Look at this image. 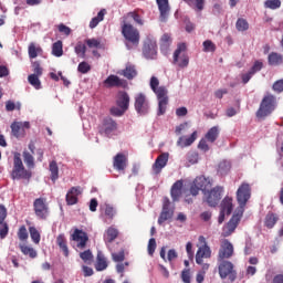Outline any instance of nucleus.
<instances>
[{
	"instance_id": "obj_1",
	"label": "nucleus",
	"mask_w": 283,
	"mask_h": 283,
	"mask_svg": "<svg viewBox=\"0 0 283 283\" xmlns=\"http://www.w3.org/2000/svg\"><path fill=\"white\" fill-rule=\"evenodd\" d=\"M277 107V98L273 94H266L263 96L260 106L255 113L259 120H264L268 116H271Z\"/></svg>"
},
{
	"instance_id": "obj_2",
	"label": "nucleus",
	"mask_w": 283,
	"mask_h": 283,
	"mask_svg": "<svg viewBox=\"0 0 283 283\" xmlns=\"http://www.w3.org/2000/svg\"><path fill=\"white\" fill-rule=\"evenodd\" d=\"M10 177L13 180H30L32 178V170L25 168L19 153H15L13 156V168Z\"/></svg>"
},
{
	"instance_id": "obj_3",
	"label": "nucleus",
	"mask_w": 283,
	"mask_h": 283,
	"mask_svg": "<svg viewBox=\"0 0 283 283\" xmlns=\"http://www.w3.org/2000/svg\"><path fill=\"white\" fill-rule=\"evenodd\" d=\"M249 200H251V185L242 182L237 190V202L239 205L237 211L244 213Z\"/></svg>"
},
{
	"instance_id": "obj_4",
	"label": "nucleus",
	"mask_w": 283,
	"mask_h": 283,
	"mask_svg": "<svg viewBox=\"0 0 283 283\" xmlns=\"http://www.w3.org/2000/svg\"><path fill=\"white\" fill-rule=\"evenodd\" d=\"M218 271L221 280H229V282H233L238 280V271H235V265L231 261H218Z\"/></svg>"
},
{
	"instance_id": "obj_5",
	"label": "nucleus",
	"mask_w": 283,
	"mask_h": 283,
	"mask_svg": "<svg viewBox=\"0 0 283 283\" xmlns=\"http://www.w3.org/2000/svg\"><path fill=\"white\" fill-rule=\"evenodd\" d=\"M222 193H224V187L216 186L203 193V202H207L209 207H218L222 200Z\"/></svg>"
},
{
	"instance_id": "obj_6",
	"label": "nucleus",
	"mask_w": 283,
	"mask_h": 283,
	"mask_svg": "<svg viewBox=\"0 0 283 283\" xmlns=\"http://www.w3.org/2000/svg\"><path fill=\"white\" fill-rule=\"evenodd\" d=\"M153 92L156 94L158 101L157 116H163L167 112V105H169V96L167 95L169 91L165 86H159Z\"/></svg>"
},
{
	"instance_id": "obj_7",
	"label": "nucleus",
	"mask_w": 283,
	"mask_h": 283,
	"mask_svg": "<svg viewBox=\"0 0 283 283\" xmlns=\"http://www.w3.org/2000/svg\"><path fill=\"white\" fill-rule=\"evenodd\" d=\"M122 34L128 43L138 46L140 43V32L132 24L124 23L122 25Z\"/></svg>"
},
{
	"instance_id": "obj_8",
	"label": "nucleus",
	"mask_w": 283,
	"mask_h": 283,
	"mask_svg": "<svg viewBox=\"0 0 283 283\" xmlns=\"http://www.w3.org/2000/svg\"><path fill=\"white\" fill-rule=\"evenodd\" d=\"M185 52H187V44L184 42L179 43L174 52L172 61V63L178 65V67H187L189 65V55H187Z\"/></svg>"
},
{
	"instance_id": "obj_9",
	"label": "nucleus",
	"mask_w": 283,
	"mask_h": 283,
	"mask_svg": "<svg viewBox=\"0 0 283 283\" xmlns=\"http://www.w3.org/2000/svg\"><path fill=\"white\" fill-rule=\"evenodd\" d=\"M33 211L39 220H46L50 216V207L48 206V199L40 197L33 201Z\"/></svg>"
},
{
	"instance_id": "obj_10",
	"label": "nucleus",
	"mask_w": 283,
	"mask_h": 283,
	"mask_svg": "<svg viewBox=\"0 0 283 283\" xmlns=\"http://www.w3.org/2000/svg\"><path fill=\"white\" fill-rule=\"evenodd\" d=\"M135 103V112L139 114V116H147L149 114V99H147V95L145 93H138L134 97Z\"/></svg>"
},
{
	"instance_id": "obj_11",
	"label": "nucleus",
	"mask_w": 283,
	"mask_h": 283,
	"mask_svg": "<svg viewBox=\"0 0 283 283\" xmlns=\"http://www.w3.org/2000/svg\"><path fill=\"white\" fill-rule=\"evenodd\" d=\"M117 129L118 123L112 117H105L98 127V133L102 136H107V138H109Z\"/></svg>"
},
{
	"instance_id": "obj_12",
	"label": "nucleus",
	"mask_w": 283,
	"mask_h": 283,
	"mask_svg": "<svg viewBox=\"0 0 283 283\" xmlns=\"http://www.w3.org/2000/svg\"><path fill=\"white\" fill-rule=\"evenodd\" d=\"M233 253H234L233 243H231L228 239H224L221 242L217 260L218 262L231 260V258H233Z\"/></svg>"
},
{
	"instance_id": "obj_13",
	"label": "nucleus",
	"mask_w": 283,
	"mask_h": 283,
	"mask_svg": "<svg viewBox=\"0 0 283 283\" xmlns=\"http://www.w3.org/2000/svg\"><path fill=\"white\" fill-rule=\"evenodd\" d=\"M199 244L198 251L196 253V263L202 264V260L211 258V248L207 244V239L202 235L199 237Z\"/></svg>"
},
{
	"instance_id": "obj_14",
	"label": "nucleus",
	"mask_w": 283,
	"mask_h": 283,
	"mask_svg": "<svg viewBox=\"0 0 283 283\" xmlns=\"http://www.w3.org/2000/svg\"><path fill=\"white\" fill-rule=\"evenodd\" d=\"M242 216H244V212H240L239 210H237V212L232 216L229 222L223 227V238H229V235H231V233H233L235 229H238V224H240Z\"/></svg>"
},
{
	"instance_id": "obj_15",
	"label": "nucleus",
	"mask_w": 283,
	"mask_h": 283,
	"mask_svg": "<svg viewBox=\"0 0 283 283\" xmlns=\"http://www.w3.org/2000/svg\"><path fill=\"white\" fill-rule=\"evenodd\" d=\"M143 54L145 59H151V60L156 59L158 54V45L156 44V40L147 38L144 41Z\"/></svg>"
},
{
	"instance_id": "obj_16",
	"label": "nucleus",
	"mask_w": 283,
	"mask_h": 283,
	"mask_svg": "<svg viewBox=\"0 0 283 283\" xmlns=\"http://www.w3.org/2000/svg\"><path fill=\"white\" fill-rule=\"evenodd\" d=\"M25 129H30V122H13L11 124V136L23 138L25 137Z\"/></svg>"
},
{
	"instance_id": "obj_17",
	"label": "nucleus",
	"mask_w": 283,
	"mask_h": 283,
	"mask_svg": "<svg viewBox=\"0 0 283 283\" xmlns=\"http://www.w3.org/2000/svg\"><path fill=\"white\" fill-rule=\"evenodd\" d=\"M167 163H169V153H163L156 158L151 167L155 176H158L167 167Z\"/></svg>"
},
{
	"instance_id": "obj_18",
	"label": "nucleus",
	"mask_w": 283,
	"mask_h": 283,
	"mask_svg": "<svg viewBox=\"0 0 283 283\" xmlns=\"http://www.w3.org/2000/svg\"><path fill=\"white\" fill-rule=\"evenodd\" d=\"M73 242H77V249H85L87 247V242L90 237L86 234L85 231L75 229L71 235Z\"/></svg>"
},
{
	"instance_id": "obj_19",
	"label": "nucleus",
	"mask_w": 283,
	"mask_h": 283,
	"mask_svg": "<svg viewBox=\"0 0 283 283\" xmlns=\"http://www.w3.org/2000/svg\"><path fill=\"white\" fill-rule=\"evenodd\" d=\"M129 163L127 155L123 153H118L113 159V167L116 171H122L125 174V169H127V164Z\"/></svg>"
},
{
	"instance_id": "obj_20",
	"label": "nucleus",
	"mask_w": 283,
	"mask_h": 283,
	"mask_svg": "<svg viewBox=\"0 0 283 283\" xmlns=\"http://www.w3.org/2000/svg\"><path fill=\"white\" fill-rule=\"evenodd\" d=\"M83 191L81 190V187H72L67 193H66V205L73 206L78 202V196H81Z\"/></svg>"
},
{
	"instance_id": "obj_21",
	"label": "nucleus",
	"mask_w": 283,
	"mask_h": 283,
	"mask_svg": "<svg viewBox=\"0 0 283 283\" xmlns=\"http://www.w3.org/2000/svg\"><path fill=\"white\" fill-rule=\"evenodd\" d=\"M198 138V132H193L189 137L181 136L177 140V146L181 147V149H185V147H191L193 143H196V139Z\"/></svg>"
},
{
	"instance_id": "obj_22",
	"label": "nucleus",
	"mask_w": 283,
	"mask_h": 283,
	"mask_svg": "<svg viewBox=\"0 0 283 283\" xmlns=\"http://www.w3.org/2000/svg\"><path fill=\"white\" fill-rule=\"evenodd\" d=\"M118 235H119L118 229H116L114 226H111L109 228H107V230L104 233V242L106 247H109L112 242H114V240L118 238Z\"/></svg>"
},
{
	"instance_id": "obj_23",
	"label": "nucleus",
	"mask_w": 283,
	"mask_h": 283,
	"mask_svg": "<svg viewBox=\"0 0 283 283\" xmlns=\"http://www.w3.org/2000/svg\"><path fill=\"white\" fill-rule=\"evenodd\" d=\"M129 94H127V92L125 91H122V92H118L117 94V98H116V105L117 107H122L124 109H129Z\"/></svg>"
},
{
	"instance_id": "obj_24",
	"label": "nucleus",
	"mask_w": 283,
	"mask_h": 283,
	"mask_svg": "<svg viewBox=\"0 0 283 283\" xmlns=\"http://www.w3.org/2000/svg\"><path fill=\"white\" fill-rule=\"evenodd\" d=\"M182 187H184V182L182 180H177L170 190V196L174 200V202H178L180 200V196H182Z\"/></svg>"
},
{
	"instance_id": "obj_25",
	"label": "nucleus",
	"mask_w": 283,
	"mask_h": 283,
	"mask_svg": "<svg viewBox=\"0 0 283 283\" xmlns=\"http://www.w3.org/2000/svg\"><path fill=\"white\" fill-rule=\"evenodd\" d=\"M160 12V21H167L169 14V0H156Z\"/></svg>"
},
{
	"instance_id": "obj_26",
	"label": "nucleus",
	"mask_w": 283,
	"mask_h": 283,
	"mask_svg": "<svg viewBox=\"0 0 283 283\" xmlns=\"http://www.w3.org/2000/svg\"><path fill=\"white\" fill-rule=\"evenodd\" d=\"M56 244L60 247L63 255L70 258V248H67V239L65 238V234L61 233L56 237Z\"/></svg>"
},
{
	"instance_id": "obj_27",
	"label": "nucleus",
	"mask_w": 283,
	"mask_h": 283,
	"mask_svg": "<svg viewBox=\"0 0 283 283\" xmlns=\"http://www.w3.org/2000/svg\"><path fill=\"white\" fill-rule=\"evenodd\" d=\"M195 185L198 186V188L202 191V193L207 192L209 189V187H211V179L205 177V176H200L197 177L193 180Z\"/></svg>"
},
{
	"instance_id": "obj_28",
	"label": "nucleus",
	"mask_w": 283,
	"mask_h": 283,
	"mask_svg": "<svg viewBox=\"0 0 283 283\" xmlns=\"http://www.w3.org/2000/svg\"><path fill=\"white\" fill-rule=\"evenodd\" d=\"M104 84L106 87H123V85H125V81L120 80L117 75H109L104 81Z\"/></svg>"
},
{
	"instance_id": "obj_29",
	"label": "nucleus",
	"mask_w": 283,
	"mask_h": 283,
	"mask_svg": "<svg viewBox=\"0 0 283 283\" xmlns=\"http://www.w3.org/2000/svg\"><path fill=\"white\" fill-rule=\"evenodd\" d=\"M221 211L227 216H231V213L233 212V198L226 197L221 201Z\"/></svg>"
},
{
	"instance_id": "obj_30",
	"label": "nucleus",
	"mask_w": 283,
	"mask_h": 283,
	"mask_svg": "<svg viewBox=\"0 0 283 283\" xmlns=\"http://www.w3.org/2000/svg\"><path fill=\"white\" fill-rule=\"evenodd\" d=\"M219 136H220V128L218 126H213L207 132V134L205 135V138L206 140H208V143H216Z\"/></svg>"
},
{
	"instance_id": "obj_31",
	"label": "nucleus",
	"mask_w": 283,
	"mask_h": 283,
	"mask_svg": "<svg viewBox=\"0 0 283 283\" xmlns=\"http://www.w3.org/2000/svg\"><path fill=\"white\" fill-rule=\"evenodd\" d=\"M95 269L96 271H105L107 269V259L101 251L97 252Z\"/></svg>"
},
{
	"instance_id": "obj_32",
	"label": "nucleus",
	"mask_w": 283,
	"mask_h": 283,
	"mask_svg": "<svg viewBox=\"0 0 283 283\" xmlns=\"http://www.w3.org/2000/svg\"><path fill=\"white\" fill-rule=\"evenodd\" d=\"M279 220H280V218L277 217V214H275L273 212H269L265 216L264 226L266 227V229H273L275 227V224H277Z\"/></svg>"
},
{
	"instance_id": "obj_33",
	"label": "nucleus",
	"mask_w": 283,
	"mask_h": 283,
	"mask_svg": "<svg viewBox=\"0 0 283 283\" xmlns=\"http://www.w3.org/2000/svg\"><path fill=\"white\" fill-rule=\"evenodd\" d=\"M28 52H29V59H36L39 54H43V49L41 46H36L34 42H31L29 44Z\"/></svg>"
},
{
	"instance_id": "obj_34",
	"label": "nucleus",
	"mask_w": 283,
	"mask_h": 283,
	"mask_svg": "<svg viewBox=\"0 0 283 283\" xmlns=\"http://www.w3.org/2000/svg\"><path fill=\"white\" fill-rule=\"evenodd\" d=\"M123 76L125 78H128V81H132V78H135L137 76L138 72L136 71V66L128 64L125 70L122 72Z\"/></svg>"
},
{
	"instance_id": "obj_35",
	"label": "nucleus",
	"mask_w": 283,
	"mask_h": 283,
	"mask_svg": "<svg viewBox=\"0 0 283 283\" xmlns=\"http://www.w3.org/2000/svg\"><path fill=\"white\" fill-rule=\"evenodd\" d=\"M171 218H174V210L163 208L158 218V224H163L167 220H171Z\"/></svg>"
},
{
	"instance_id": "obj_36",
	"label": "nucleus",
	"mask_w": 283,
	"mask_h": 283,
	"mask_svg": "<svg viewBox=\"0 0 283 283\" xmlns=\"http://www.w3.org/2000/svg\"><path fill=\"white\" fill-rule=\"evenodd\" d=\"M105 14H107V10L102 9L98 13L97 17L93 18L90 22V28L91 30H94V28H96V25H98L101 23V21H103V19H105Z\"/></svg>"
},
{
	"instance_id": "obj_37",
	"label": "nucleus",
	"mask_w": 283,
	"mask_h": 283,
	"mask_svg": "<svg viewBox=\"0 0 283 283\" xmlns=\"http://www.w3.org/2000/svg\"><path fill=\"white\" fill-rule=\"evenodd\" d=\"M190 8L197 10V12H202L205 10V0H184Z\"/></svg>"
},
{
	"instance_id": "obj_38",
	"label": "nucleus",
	"mask_w": 283,
	"mask_h": 283,
	"mask_svg": "<svg viewBox=\"0 0 283 283\" xmlns=\"http://www.w3.org/2000/svg\"><path fill=\"white\" fill-rule=\"evenodd\" d=\"M268 61H269V65H282L283 57H282V54L272 52L269 54Z\"/></svg>"
},
{
	"instance_id": "obj_39",
	"label": "nucleus",
	"mask_w": 283,
	"mask_h": 283,
	"mask_svg": "<svg viewBox=\"0 0 283 283\" xmlns=\"http://www.w3.org/2000/svg\"><path fill=\"white\" fill-rule=\"evenodd\" d=\"M23 156V161L25 163L28 169H34L35 164H34V156L30 154L28 150H24L22 153Z\"/></svg>"
},
{
	"instance_id": "obj_40",
	"label": "nucleus",
	"mask_w": 283,
	"mask_h": 283,
	"mask_svg": "<svg viewBox=\"0 0 283 283\" xmlns=\"http://www.w3.org/2000/svg\"><path fill=\"white\" fill-rule=\"evenodd\" d=\"M20 251L21 253H23V255H29V258H31L32 260H34V258H36L38 255L36 250H34V248L28 247L25 244H20Z\"/></svg>"
},
{
	"instance_id": "obj_41",
	"label": "nucleus",
	"mask_w": 283,
	"mask_h": 283,
	"mask_svg": "<svg viewBox=\"0 0 283 283\" xmlns=\"http://www.w3.org/2000/svg\"><path fill=\"white\" fill-rule=\"evenodd\" d=\"M49 170L51 171V180L52 182H56L59 180V165L56 161H51L49 165Z\"/></svg>"
},
{
	"instance_id": "obj_42",
	"label": "nucleus",
	"mask_w": 283,
	"mask_h": 283,
	"mask_svg": "<svg viewBox=\"0 0 283 283\" xmlns=\"http://www.w3.org/2000/svg\"><path fill=\"white\" fill-rule=\"evenodd\" d=\"M52 54L53 56H63V41L59 40L52 45Z\"/></svg>"
},
{
	"instance_id": "obj_43",
	"label": "nucleus",
	"mask_w": 283,
	"mask_h": 283,
	"mask_svg": "<svg viewBox=\"0 0 283 283\" xmlns=\"http://www.w3.org/2000/svg\"><path fill=\"white\" fill-rule=\"evenodd\" d=\"M171 45V36L169 34H164L160 39V50L161 52H167Z\"/></svg>"
},
{
	"instance_id": "obj_44",
	"label": "nucleus",
	"mask_w": 283,
	"mask_h": 283,
	"mask_svg": "<svg viewBox=\"0 0 283 283\" xmlns=\"http://www.w3.org/2000/svg\"><path fill=\"white\" fill-rule=\"evenodd\" d=\"M238 32H247L249 30V21L244 18H239L235 23Z\"/></svg>"
},
{
	"instance_id": "obj_45",
	"label": "nucleus",
	"mask_w": 283,
	"mask_h": 283,
	"mask_svg": "<svg viewBox=\"0 0 283 283\" xmlns=\"http://www.w3.org/2000/svg\"><path fill=\"white\" fill-rule=\"evenodd\" d=\"M40 77L41 75H33V74H30L28 76V81L30 85H32V87H34L35 90H41V80H39Z\"/></svg>"
},
{
	"instance_id": "obj_46",
	"label": "nucleus",
	"mask_w": 283,
	"mask_h": 283,
	"mask_svg": "<svg viewBox=\"0 0 283 283\" xmlns=\"http://www.w3.org/2000/svg\"><path fill=\"white\" fill-rule=\"evenodd\" d=\"M29 233H30L31 240H32V242H34V244H39V242H41V233L39 232V230H36L35 227H30Z\"/></svg>"
},
{
	"instance_id": "obj_47",
	"label": "nucleus",
	"mask_w": 283,
	"mask_h": 283,
	"mask_svg": "<svg viewBox=\"0 0 283 283\" xmlns=\"http://www.w3.org/2000/svg\"><path fill=\"white\" fill-rule=\"evenodd\" d=\"M86 52H87V46H85L83 42H77V44L75 45V54H77V56H81V59H85Z\"/></svg>"
},
{
	"instance_id": "obj_48",
	"label": "nucleus",
	"mask_w": 283,
	"mask_h": 283,
	"mask_svg": "<svg viewBox=\"0 0 283 283\" xmlns=\"http://www.w3.org/2000/svg\"><path fill=\"white\" fill-rule=\"evenodd\" d=\"M8 233H10V227L8 226V222L2 221V223H0V239L6 240Z\"/></svg>"
},
{
	"instance_id": "obj_49",
	"label": "nucleus",
	"mask_w": 283,
	"mask_h": 283,
	"mask_svg": "<svg viewBox=\"0 0 283 283\" xmlns=\"http://www.w3.org/2000/svg\"><path fill=\"white\" fill-rule=\"evenodd\" d=\"M125 112H127V109H125L123 107H118V106H113L109 109L111 116H116L117 118L120 116H124Z\"/></svg>"
},
{
	"instance_id": "obj_50",
	"label": "nucleus",
	"mask_w": 283,
	"mask_h": 283,
	"mask_svg": "<svg viewBox=\"0 0 283 283\" xmlns=\"http://www.w3.org/2000/svg\"><path fill=\"white\" fill-rule=\"evenodd\" d=\"M265 8H269L270 10H277L282 6V1L280 0H266L264 2Z\"/></svg>"
},
{
	"instance_id": "obj_51",
	"label": "nucleus",
	"mask_w": 283,
	"mask_h": 283,
	"mask_svg": "<svg viewBox=\"0 0 283 283\" xmlns=\"http://www.w3.org/2000/svg\"><path fill=\"white\" fill-rule=\"evenodd\" d=\"M18 238L21 242H25L29 238L28 229L25 226H21L18 230Z\"/></svg>"
},
{
	"instance_id": "obj_52",
	"label": "nucleus",
	"mask_w": 283,
	"mask_h": 283,
	"mask_svg": "<svg viewBox=\"0 0 283 283\" xmlns=\"http://www.w3.org/2000/svg\"><path fill=\"white\" fill-rule=\"evenodd\" d=\"M81 260L87 264V262H92L94 260V255L92 254V250H85L84 252L80 253Z\"/></svg>"
},
{
	"instance_id": "obj_53",
	"label": "nucleus",
	"mask_w": 283,
	"mask_h": 283,
	"mask_svg": "<svg viewBox=\"0 0 283 283\" xmlns=\"http://www.w3.org/2000/svg\"><path fill=\"white\" fill-rule=\"evenodd\" d=\"M33 75L43 76V67H41V63L39 61L32 62Z\"/></svg>"
},
{
	"instance_id": "obj_54",
	"label": "nucleus",
	"mask_w": 283,
	"mask_h": 283,
	"mask_svg": "<svg viewBox=\"0 0 283 283\" xmlns=\"http://www.w3.org/2000/svg\"><path fill=\"white\" fill-rule=\"evenodd\" d=\"M91 71H92V66L87 62H81L77 66V72H80V74H87V72H91Z\"/></svg>"
},
{
	"instance_id": "obj_55",
	"label": "nucleus",
	"mask_w": 283,
	"mask_h": 283,
	"mask_svg": "<svg viewBox=\"0 0 283 283\" xmlns=\"http://www.w3.org/2000/svg\"><path fill=\"white\" fill-rule=\"evenodd\" d=\"M112 258L114 262H124L125 261V250L122 249L118 253L113 252Z\"/></svg>"
},
{
	"instance_id": "obj_56",
	"label": "nucleus",
	"mask_w": 283,
	"mask_h": 283,
	"mask_svg": "<svg viewBox=\"0 0 283 283\" xmlns=\"http://www.w3.org/2000/svg\"><path fill=\"white\" fill-rule=\"evenodd\" d=\"M181 280L184 283H191V270L189 269L182 270Z\"/></svg>"
},
{
	"instance_id": "obj_57",
	"label": "nucleus",
	"mask_w": 283,
	"mask_h": 283,
	"mask_svg": "<svg viewBox=\"0 0 283 283\" xmlns=\"http://www.w3.org/2000/svg\"><path fill=\"white\" fill-rule=\"evenodd\" d=\"M104 213L106 218H108V220H114V216H116V211L114 210V207L109 205H106Z\"/></svg>"
},
{
	"instance_id": "obj_58",
	"label": "nucleus",
	"mask_w": 283,
	"mask_h": 283,
	"mask_svg": "<svg viewBox=\"0 0 283 283\" xmlns=\"http://www.w3.org/2000/svg\"><path fill=\"white\" fill-rule=\"evenodd\" d=\"M216 50V44L211 40H206L203 42V52H213Z\"/></svg>"
},
{
	"instance_id": "obj_59",
	"label": "nucleus",
	"mask_w": 283,
	"mask_h": 283,
	"mask_svg": "<svg viewBox=\"0 0 283 283\" xmlns=\"http://www.w3.org/2000/svg\"><path fill=\"white\" fill-rule=\"evenodd\" d=\"M57 30L61 34H65V36H70V34H72V29L63 23L57 25Z\"/></svg>"
},
{
	"instance_id": "obj_60",
	"label": "nucleus",
	"mask_w": 283,
	"mask_h": 283,
	"mask_svg": "<svg viewBox=\"0 0 283 283\" xmlns=\"http://www.w3.org/2000/svg\"><path fill=\"white\" fill-rule=\"evenodd\" d=\"M273 92H276V94H282L283 92V78L274 82L272 86Z\"/></svg>"
},
{
	"instance_id": "obj_61",
	"label": "nucleus",
	"mask_w": 283,
	"mask_h": 283,
	"mask_svg": "<svg viewBox=\"0 0 283 283\" xmlns=\"http://www.w3.org/2000/svg\"><path fill=\"white\" fill-rule=\"evenodd\" d=\"M262 67H264V63L255 61L252 67L250 69V73H252V75L256 74V72H260Z\"/></svg>"
},
{
	"instance_id": "obj_62",
	"label": "nucleus",
	"mask_w": 283,
	"mask_h": 283,
	"mask_svg": "<svg viewBox=\"0 0 283 283\" xmlns=\"http://www.w3.org/2000/svg\"><path fill=\"white\" fill-rule=\"evenodd\" d=\"M148 254L154 255L156 253V239L151 238L148 241Z\"/></svg>"
},
{
	"instance_id": "obj_63",
	"label": "nucleus",
	"mask_w": 283,
	"mask_h": 283,
	"mask_svg": "<svg viewBox=\"0 0 283 283\" xmlns=\"http://www.w3.org/2000/svg\"><path fill=\"white\" fill-rule=\"evenodd\" d=\"M86 45L88 48H101V41L96 40V39H87L85 41Z\"/></svg>"
},
{
	"instance_id": "obj_64",
	"label": "nucleus",
	"mask_w": 283,
	"mask_h": 283,
	"mask_svg": "<svg viewBox=\"0 0 283 283\" xmlns=\"http://www.w3.org/2000/svg\"><path fill=\"white\" fill-rule=\"evenodd\" d=\"M198 149L201 151H209V144H207V138H202L198 144Z\"/></svg>"
}]
</instances>
